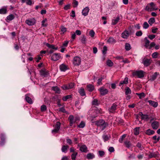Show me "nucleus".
<instances>
[{"instance_id":"47","label":"nucleus","mask_w":160,"mask_h":160,"mask_svg":"<svg viewBox=\"0 0 160 160\" xmlns=\"http://www.w3.org/2000/svg\"><path fill=\"white\" fill-rule=\"evenodd\" d=\"M157 156V153L156 152H153L151 153L149 155V157L150 158L155 157Z\"/></svg>"},{"instance_id":"37","label":"nucleus","mask_w":160,"mask_h":160,"mask_svg":"<svg viewBox=\"0 0 160 160\" xmlns=\"http://www.w3.org/2000/svg\"><path fill=\"white\" fill-rule=\"evenodd\" d=\"M46 45L47 47L49 48L54 49H55L56 50L57 49V48H55L54 45H53L50 44L48 43H47L46 44Z\"/></svg>"},{"instance_id":"4","label":"nucleus","mask_w":160,"mask_h":160,"mask_svg":"<svg viewBox=\"0 0 160 160\" xmlns=\"http://www.w3.org/2000/svg\"><path fill=\"white\" fill-rule=\"evenodd\" d=\"M81 59L80 57L78 56H75L74 57L72 62L75 66H79L81 63Z\"/></svg>"},{"instance_id":"33","label":"nucleus","mask_w":160,"mask_h":160,"mask_svg":"<svg viewBox=\"0 0 160 160\" xmlns=\"http://www.w3.org/2000/svg\"><path fill=\"white\" fill-rule=\"evenodd\" d=\"M125 93L126 95L130 94L131 93V90L128 87H126L125 88Z\"/></svg>"},{"instance_id":"26","label":"nucleus","mask_w":160,"mask_h":160,"mask_svg":"<svg viewBox=\"0 0 160 160\" xmlns=\"http://www.w3.org/2000/svg\"><path fill=\"white\" fill-rule=\"evenodd\" d=\"M102 138L104 141V142H106L111 137L110 135L108 136L106 134H104L102 135Z\"/></svg>"},{"instance_id":"21","label":"nucleus","mask_w":160,"mask_h":160,"mask_svg":"<svg viewBox=\"0 0 160 160\" xmlns=\"http://www.w3.org/2000/svg\"><path fill=\"white\" fill-rule=\"evenodd\" d=\"M138 116L141 117V118L142 119H148V116L147 114H143L142 112H140L138 114Z\"/></svg>"},{"instance_id":"44","label":"nucleus","mask_w":160,"mask_h":160,"mask_svg":"<svg viewBox=\"0 0 160 160\" xmlns=\"http://www.w3.org/2000/svg\"><path fill=\"white\" fill-rule=\"evenodd\" d=\"M124 144L125 145L126 147L127 148H129L131 146V144L130 142L129 141H125L124 142Z\"/></svg>"},{"instance_id":"3","label":"nucleus","mask_w":160,"mask_h":160,"mask_svg":"<svg viewBox=\"0 0 160 160\" xmlns=\"http://www.w3.org/2000/svg\"><path fill=\"white\" fill-rule=\"evenodd\" d=\"M145 72L142 70L136 71L133 72V76L137 75L139 78H141L144 77Z\"/></svg>"},{"instance_id":"41","label":"nucleus","mask_w":160,"mask_h":160,"mask_svg":"<svg viewBox=\"0 0 160 160\" xmlns=\"http://www.w3.org/2000/svg\"><path fill=\"white\" fill-rule=\"evenodd\" d=\"M78 155V152H75L73 153L71 155V158L72 160H75L76 156Z\"/></svg>"},{"instance_id":"16","label":"nucleus","mask_w":160,"mask_h":160,"mask_svg":"<svg viewBox=\"0 0 160 160\" xmlns=\"http://www.w3.org/2000/svg\"><path fill=\"white\" fill-rule=\"evenodd\" d=\"M7 7L4 6L0 9V14H4L7 13Z\"/></svg>"},{"instance_id":"25","label":"nucleus","mask_w":160,"mask_h":160,"mask_svg":"<svg viewBox=\"0 0 160 160\" xmlns=\"http://www.w3.org/2000/svg\"><path fill=\"white\" fill-rule=\"evenodd\" d=\"M128 83V78H126L124 80L121 81L119 84V86H121L123 84H127Z\"/></svg>"},{"instance_id":"62","label":"nucleus","mask_w":160,"mask_h":160,"mask_svg":"<svg viewBox=\"0 0 160 160\" xmlns=\"http://www.w3.org/2000/svg\"><path fill=\"white\" fill-rule=\"evenodd\" d=\"M67 28L64 27L62 26L61 27V31L63 33L67 31Z\"/></svg>"},{"instance_id":"32","label":"nucleus","mask_w":160,"mask_h":160,"mask_svg":"<svg viewBox=\"0 0 160 160\" xmlns=\"http://www.w3.org/2000/svg\"><path fill=\"white\" fill-rule=\"evenodd\" d=\"M68 148L69 147L68 145H63L61 148L62 152H66Z\"/></svg>"},{"instance_id":"31","label":"nucleus","mask_w":160,"mask_h":160,"mask_svg":"<svg viewBox=\"0 0 160 160\" xmlns=\"http://www.w3.org/2000/svg\"><path fill=\"white\" fill-rule=\"evenodd\" d=\"M1 142L0 144L2 145H3L4 143L5 140V137L4 135H1Z\"/></svg>"},{"instance_id":"45","label":"nucleus","mask_w":160,"mask_h":160,"mask_svg":"<svg viewBox=\"0 0 160 160\" xmlns=\"http://www.w3.org/2000/svg\"><path fill=\"white\" fill-rule=\"evenodd\" d=\"M72 96L71 95H68L62 98V100L64 101H66L68 99L71 98Z\"/></svg>"},{"instance_id":"5","label":"nucleus","mask_w":160,"mask_h":160,"mask_svg":"<svg viewBox=\"0 0 160 160\" xmlns=\"http://www.w3.org/2000/svg\"><path fill=\"white\" fill-rule=\"evenodd\" d=\"M61 58L60 53H55L53 54L51 57V59L53 61H57Z\"/></svg>"},{"instance_id":"58","label":"nucleus","mask_w":160,"mask_h":160,"mask_svg":"<svg viewBox=\"0 0 160 160\" xmlns=\"http://www.w3.org/2000/svg\"><path fill=\"white\" fill-rule=\"evenodd\" d=\"M149 4H148L146 7L145 10L147 11H152V9H151V8L149 7Z\"/></svg>"},{"instance_id":"35","label":"nucleus","mask_w":160,"mask_h":160,"mask_svg":"<svg viewBox=\"0 0 160 160\" xmlns=\"http://www.w3.org/2000/svg\"><path fill=\"white\" fill-rule=\"evenodd\" d=\"M155 22V19L154 18H151L149 19L148 21L149 23L152 25Z\"/></svg>"},{"instance_id":"20","label":"nucleus","mask_w":160,"mask_h":160,"mask_svg":"<svg viewBox=\"0 0 160 160\" xmlns=\"http://www.w3.org/2000/svg\"><path fill=\"white\" fill-rule=\"evenodd\" d=\"M25 99L26 101L29 103L31 104L32 103V101L30 98L29 97V94H27L25 95Z\"/></svg>"},{"instance_id":"52","label":"nucleus","mask_w":160,"mask_h":160,"mask_svg":"<svg viewBox=\"0 0 160 160\" xmlns=\"http://www.w3.org/2000/svg\"><path fill=\"white\" fill-rule=\"evenodd\" d=\"M89 34L91 37L93 38L95 34V32L93 30H91L89 31Z\"/></svg>"},{"instance_id":"29","label":"nucleus","mask_w":160,"mask_h":160,"mask_svg":"<svg viewBox=\"0 0 160 160\" xmlns=\"http://www.w3.org/2000/svg\"><path fill=\"white\" fill-rule=\"evenodd\" d=\"M120 20V18L119 17H117L116 18L113 19L112 20V24L113 25H116L118 22Z\"/></svg>"},{"instance_id":"10","label":"nucleus","mask_w":160,"mask_h":160,"mask_svg":"<svg viewBox=\"0 0 160 160\" xmlns=\"http://www.w3.org/2000/svg\"><path fill=\"white\" fill-rule=\"evenodd\" d=\"M89 11V8L88 7H86L82 11V13L84 16H86L88 14Z\"/></svg>"},{"instance_id":"24","label":"nucleus","mask_w":160,"mask_h":160,"mask_svg":"<svg viewBox=\"0 0 160 160\" xmlns=\"http://www.w3.org/2000/svg\"><path fill=\"white\" fill-rule=\"evenodd\" d=\"M107 42L109 43L112 44L115 43L116 41L113 37H110L107 40Z\"/></svg>"},{"instance_id":"14","label":"nucleus","mask_w":160,"mask_h":160,"mask_svg":"<svg viewBox=\"0 0 160 160\" xmlns=\"http://www.w3.org/2000/svg\"><path fill=\"white\" fill-rule=\"evenodd\" d=\"M159 73L155 72L150 77L149 80L152 81L155 80L157 78V76L159 75Z\"/></svg>"},{"instance_id":"11","label":"nucleus","mask_w":160,"mask_h":160,"mask_svg":"<svg viewBox=\"0 0 160 160\" xmlns=\"http://www.w3.org/2000/svg\"><path fill=\"white\" fill-rule=\"evenodd\" d=\"M59 68L60 70L62 72H65L68 69V66L64 64L60 65Z\"/></svg>"},{"instance_id":"54","label":"nucleus","mask_w":160,"mask_h":160,"mask_svg":"<svg viewBox=\"0 0 160 160\" xmlns=\"http://www.w3.org/2000/svg\"><path fill=\"white\" fill-rule=\"evenodd\" d=\"M149 25L148 23L147 22H144L143 24V28L144 29H147L149 27Z\"/></svg>"},{"instance_id":"8","label":"nucleus","mask_w":160,"mask_h":160,"mask_svg":"<svg viewBox=\"0 0 160 160\" xmlns=\"http://www.w3.org/2000/svg\"><path fill=\"white\" fill-rule=\"evenodd\" d=\"M117 105L115 103H113L112 106L108 110L110 112L113 113L116 110Z\"/></svg>"},{"instance_id":"6","label":"nucleus","mask_w":160,"mask_h":160,"mask_svg":"<svg viewBox=\"0 0 160 160\" xmlns=\"http://www.w3.org/2000/svg\"><path fill=\"white\" fill-rule=\"evenodd\" d=\"M25 22L28 25L32 26L36 23V20L34 18L28 19L26 20Z\"/></svg>"},{"instance_id":"18","label":"nucleus","mask_w":160,"mask_h":160,"mask_svg":"<svg viewBox=\"0 0 160 160\" xmlns=\"http://www.w3.org/2000/svg\"><path fill=\"white\" fill-rule=\"evenodd\" d=\"M129 33L127 30L125 31L122 34V37L123 38L127 39L129 36Z\"/></svg>"},{"instance_id":"53","label":"nucleus","mask_w":160,"mask_h":160,"mask_svg":"<svg viewBox=\"0 0 160 160\" xmlns=\"http://www.w3.org/2000/svg\"><path fill=\"white\" fill-rule=\"evenodd\" d=\"M107 48L105 46L103 47V50H102V53L103 54H106L107 51Z\"/></svg>"},{"instance_id":"57","label":"nucleus","mask_w":160,"mask_h":160,"mask_svg":"<svg viewBox=\"0 0 160 160\" xmlns=\"http://www.w3.org/2000/svg\"><path fill=\"white\" fill-rule=\"evenodd\" d=\"M83 116H80L78 115H76L75 116V120H80L81 119H82Z\"/></svg>"},{"instance_id":"19","label":"nucleus","mask_w":160,"mask_h":160,"mask_svg":"<svg viewBox=\"0 0 160 160\" xmlns=\"http://www.w3.org/2000/svg\"><path fill=\"white\" fill-rule=\"evenodd\" d=\"M148 102L149 103L150 105L152 106L154 108L157 107L158 105L157 102L149 100L148 101Z\"/></svg>"},{"instance_id":"27","label":"nucleus","mask_w":160,"mask_h":160,"mask_svg":"<svg viewBox=\"0 0 160 160\" xmlns=\"http://www.w3.org/2000/svg\"><path fill=\"white\" fill-rule=\"evenodd\" d=\"M52 89L55 91L56 93L59 94L61 92L60 89L58 87H53L52 88Z\"/></svg>"},{"instance_id":"64","label":"nucleus","mask_w":160,"mask_h":160,"mask_svg":"<svg viewBox=\"0 0 160 160\" xmlns=\"http://www.w3.org/2000/svg\"><path fill=\"white\" fill-rule=\"evenodd\" d=\"M155 37H156V35H154V34H152V35H149L148 36V37L151 40H152L153 39H154Z\"/></svg>"},{"instance_id":"15","label":"nucleus","mask_w":160,"mask_h":160,"mask_svg":"<svg viewBox=\"0 0 160 160\" xmlns=\"http://www.w3.org/2000/svg\"><path fill=\"white\" fill-rule=\"evenodd\" d=\"M80 150L82 152H87L88 151V148L85 145H83L80 146Z\"/></svg>"},{"instance_id":"1","label":"nucleus","mask_w":160,"mask_h":160,"mask_svg":"<svg viewBox=\"0 0 160 160\" xmlns=\"http://www.w3.org/2000/svg\"><path fill=\"white\" fill-rule=\"evenodd\" d=\"M98 111L96 109L91 108L88 112V118L92 120L93 119L97 117Z\"/></svg>"},{"instance_id":"28","label":"nucleus","mask_w":160,"mask_h":160,"mask_svg":"<svg viewBox=\"0 0 160 160\" xmlns=\"http://www.w3.org/2000/svg\"><path fill=\"white\" fill-rule=\"evenodd\" d=\"M144 41L145 46L146 48H148L149 46V44L150 42L149 40L148 39L147 37H145L144 38Z\"/></svg>"},{"instance_id":"9","label":"nucleus","mask_w":160,"mask_h":160,"mask_svg":"<svg viewBox=\"0 0 160 160\" xmlns=\"http://www.w3.org/2000/svg\"><path fill=\"white\" fill-rule=\"evenodd\" d=\"M99 91L102 95H104L107 94L108 92V89H105L103 87H102L99 89Z\"/></svg>"},{"instance_id":"30","label":"nucleus","mask_w":160,"mask_h":160,"mask_svg":"<svg viewBox=\"0 0 160 160\" xmlns=\"http://www.w3.org/2000/svg\"><path fill=\"white\" fill-rule=\"evenodd\" d=\"M155 133V131L153 130L150 129H148L146 131V133L148 135H150L154 134Z\"/></svg>"},{"instance_id":"56","label":"nucleus","mask_w":160,"mask_h":160,"mask_svg":"<svg viewBox=\"0 0 160 160\" xmlns=\"http://www.w3.org/2000/svg\"><path fill=\"white\" fill-rule=\"evenodd\" d=\"M142 33L141 31H138L136 33V35L137 36L139 37L142 35Z\"/></svg>"},{"instance_id":"39","label":"nucleus","mask_w":160,"mask_h":160,"mask_svg":"<svg viewBox=\"0 0 160 160\" xmlns=\"http://www.w3.org/2000/svg\"><path fill=\"white\" fill-rule=\"evenodd\" d=\"M85 125V122L83 121H82L80 122V124L78 125V127L80 128H83Z\"/></svg>"},{"instance_id":"63","label":"nucleus","mask_w":160,"mask_h":160,"mask_svg":"<svg viewBox=\"0 0 160 160\" xmlns=\"http://www.w3.org/2000/svg\"><path fill=\"white\" fill-rule=\"evenodd\" d=\"M158 55V53L157 52H154L153 53L152 55V57L153 58H156Z\"/></svg>"},{"instance_id":"60","label":"nucleus","mask_w":160,"mask_h":160,"mask_svg":"<svg viewBox=\"0 0 160 160\" xmlns=\"http://www.w3.org/2000/svg\"><path fill=\"white\" fill-rule=\"evenodd\" d=\"M74 86V84L72 83H71L68 85H67L68 88V89H70L72 88Z\"/></svg>"},{"instance_id":"38","label":"nucleus","mask_w":160,"mask_h":160,"mask_svg":"<svg viewBox=\"0 0 160 160\" xmlns=\"http://www.w3.org/2000/svg\"><path fill=\"white\" fill-rule=\"evenodd\" d=\"M92 105H95L98 106L99 104V103L98 100L97 99H94L93 100L92 102Z\"/></svg>"},{"instance_id":"17","label":"nucleus","mask_w":160,"mask_h":160,"mask_svg":"<svg viewBox=\"0 0 160 160\" xmlns=\"http://www.w3.org/2000/svg\"><path fill=\"white\" fill-rule=\"evenodd\" d=\"M151 61L149 59H146L143 60V63L145 66L147 67L150 65Z\"/></svg>"},{"instance_id":"49","label":"nucleus","mask_w":160,"mask_h":160,"mask_svg":"<svg viewBox=\"0 0 160 160\" xmlns=\"http://www.w3.org/2000/svg\"><path fill=\"white\" fill-rule=\"evenodd\" d=\"M136 94L138 96L139 98L140 99L142 98L145 97V94L143 92H142L141 93H136Z\"/></svg>"},{"instance_id":"34","label":"nucleus","mask_w":160,"mask_h":160,"mask_svg":"<svg viewBox=\"0 0 160 160\" xmlns=\"http://www.w3.org/2000/svg\"><path fill=\"white\" fill-rule=\"evenodd\" d=\"M87 158L88 159H92L95 157V156L93 153H88L87 155Z\"/></svg>"},{"instance_id":"50","label":"nucleus","mask_w":160,"mask_h":160,"mask_svg":"<svg viewBox=\"0 0 160 160\" xmlns=\"http://www.w3.org/2000/svg\"><path fill=\"white\" fill-rule=\"evenodd\" d=\"M107 64L108 66L111 67L113 66V63L111 60H108L107 62Z\"/></svg>"},{"instance_id":"59","label":"nucleus","mask_w":160,"mask_h":160,"mask_svg":"<svg viewBox=\"0 0 160 160\" xmlns=\"http://www.w3.org/2000/svg\"><path fill=\"white\" fill-rule=\"evenodd\" d=\"M46 106L45 105H42L41 107V110L42 111H45L46 109Z\"/></svg>"},{"instance_id":"7","label":"nucleus","mask_w":160,"mask_h":160,"mask_svg":"<svg viewBox=\"0 0 160 160\" xmlns=\"http://www.w3.org/2000/svg\"><path fill=\"white\" fill-rule=\"evenodd\" d=\"M61 123L59 122H57L54 129L52 131V133H57L60 128Z\"/></svg>"},{"instance_id":"61","label":"nucleus","mask_w":160,"mask_h":160,"mask_svg":"<svg viewBox=\"0 0 160 160\" xmlns=\"http://www.w3.org/2000/svg\"><path fill=\"white\" fill-rule=\"evenodd\" d=\"M103 79V78L102 77H101L98 79L97 83L99 85H101L102 84V81Z\"/></svg>"},{"instance_id":"36","label":"nucleus","mask_w":160,"mask_h":160,"mask_svg":"<svg viewBox=\"0 0 160 160\" xmlns=\"http://www.w3.org/2000/svg\"><path fill=\"white\" fill-rule=\"evenodd\" d=\"M79 92L82 96H84L85 95V93L83 88H81L79 90Z\"/></svg>"},{"instance_id":"40","label":"nucleus","mask_w":160,"mask_h":160,"mask_svg":"<svg viewBox=\"0 0 160 160\" xmlns=\"http://www.w3.org/2000/svg\"><path fill=\"white\" fill-rule=\"evenodd\" d=\"M131 48V45L130 44L126 43L125 45V49L127 51L129 50Z\"/></svg>"},{"instance_id":"22","label":"nucleus","mask_w":160,"mask_h":160,"mask_svg":"<svg viewBox=\"0 0 160 160\" xmlns=\"http://www.w3.org/2000/svg\"><path fill=\"white\" fill-rule=\"evenodd\" d=\"M87 90L90 92H92L94 89V86L92 84H88L87 86Z\"/></svg>"},{"instance_id":"42","label":"nucleus","mask_w":160,"mask_h":160,"mask_svg":"<svg viewBox=\"0 0 160 160\" xmlns=\"http://www.w3.org/2000/svg\"><path fill=\"white\" fill-rule=\"evenodd\" d=\"M15 18L14 16L12 14H10L7 17V19L8 20L11 21Z\"/></svg>"},{"instance_id":"48","label":"nucleus","mask_w":160,"mask_h":160,"mask_svg":"<svg viewBox=\"0 0 160 160\" xmlns=\"http://www.w3.org/2000/svg\"><path fill=\"white\" fill-rule=\"evenodd\" d=\"M47 21V19L46 18L45 19L43 20L41 22L42 25L43 27H46L47 26L48 24L45 23V22Z\"/></svg>"},{"instance_id":"46","label":"nucleus","mask_w":160,"mask_h":160,"mask_svg":"<svg viewBox=\"0 0 160 160\" xmlns=\"http://www.w3.org/2000/svg\"><path fill=\"white\" fill-rule=\"evenodd\" d=\"M139 127H138L136 128L134 131V134L135 135H138L139 133Z\"/></svg>"},{"instance_id":"51","label":"nucleus","mask_w":160,"mask_h":160,"mask_svg":"<svg viewBox=\"0 0 160 160\" xmlns=\"http://www.w3.org/2000/svg\"><path fill=\"white\" fill-rule=\"evenodd\" d=\"M136 146L140 150H142L144 148L143 146L139 142L137 143Z\"/></svg>"},{"instance_id":"13","label":"nucleus","mask_w":160,"mask_h":160,"mask_svg":"<svg viewBox=\"0 0 160 160\" xmlns=\"http://www.w3.org/2000/svg\"><path fill=\"white\" fill-rule=\"evenodd\" d=\"M159 126V122L156 121H154L152 123V127L153 129H157Z\"/></svg>"},{"instance_id":"55","label":"nucleus","mask_w":160,"mask_h":160,"mask_svg":"<svg viewBox=\"0 0 160 160\" xmlns=\"http://www.w3.org/2000/svg\"><path fill=\"white\" fill-rule=\"evenodd\" d=\"M81 40L82 43H85L86 41V38L84 35L82 37Z\"/></svg>"},{"instance_id":"12","label":"nucleus","mask_w":160,"mask_h":160,"mask_svg":"<svg viewBox=\"0 0 160 160\" xmlns=\"http://www.w3.org/2000/svg\"><path fill=\"white\" fill-rule=\"evenodd\" d=\"M40 73L41 75L44 77H47L49 74L48 72L45 69H42L40 71Z\"/></svg>"},{"instance_id":"2","label":"nucleus","mask_w":160,"mask_h":160,"mask_svg":"<svg viewBox=\"0 0 160 160\" xmlns=\"http://www.w3.org/2000/svg\"><path fill=\"white\" fill-rule=\"evenodd\" d=\"M96 124L98 126L100 127L102 130H103L106 127L108 126V124L105 122V121H97Z\"/></svg>"},{"instance_id":"23","label":"nucleus","mask_w":160,"mask_h":160,"mask_svg":"<svg viewBox=\"0 0 160 160\" xmlns=\"http://www.w3.org/2000/svg\"><path fill=\"white\" fill-rule=\"evenodd\" d=\"M149 5L151 7V9H152V11L156 10L158 9V8L156 7V5L153 2L150 3H149Z\"/></svg>"},{"instance_id":"43","label":"nucleus","mask_w":160,"mask_h":160,"mask_svg":"<svg viewBox=\"0 0 160 160\" xmlns=\"http://www.w3.org/2000/svg\"><path fill=\"white\" fill-rule=\"evenodd\" d=\"M126 136V134H124L119 139V141L120 143H122L123 142L124 139Z\"/></svg>"}]
</instances>
